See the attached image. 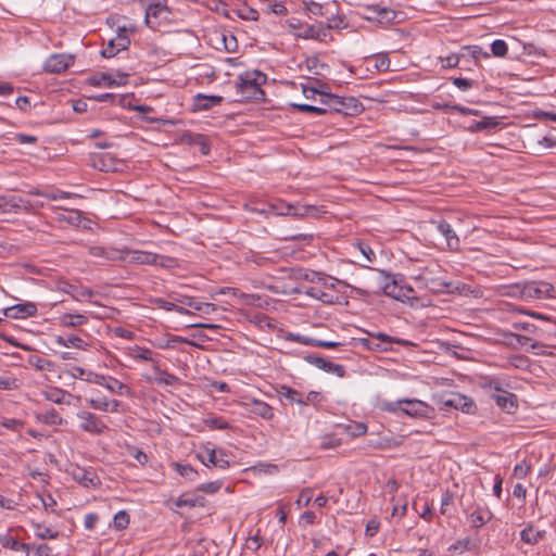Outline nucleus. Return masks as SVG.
Returning a JSON list of instances; mask_svg holds the SVG:
<instances>
[{
    "label": "nucleus",
    "instance_id": "1",
    "mask_svg": "<svg viewBox=\"0 0 556 556\" xmlns=\"http://www.w3.org/2000/svg\"><path fill=\"white\" fill-rule=\"evenodd\" d=\"M320 102L328 112L353 116L362 112V103L354 97H338L329 93L320 94Z\"/></svg>",
    "mask_w": 556,
    "mask_h": 556
},
{
    "label": "nucleus",
    "instance_id": "2",
    "mask_svg": "<svg viewBox=\"0 0 556 556\" xmlns=\"http://www.w3.org/2000/svg\"><path fill=\"white\" fill-rule=\"evenodd\" d=\"M140 2L146 7L144 22L149 28L156 30L173 22L174 12L166 3L161 1L147 3V0H140Z\"/></svg>",
    "mask_w": 556,
    "mask_h": 556
},
{
    "label": "nucleus",
    "instance_id": "3",
    "mask_svg": "<svg viewBox=\"0 0 556 556\" xmlns=\"http://www.w3.org/2000/svg\"><path fill=\"white\" fill-rule=\"evenodd\" d=\"M380 288L383 294L401 302L416 299L415 290L405 285L402 277L387 275L380 283Z\"/></svg>",
    "mask_w": 556,
    "mask_h": 556
},
{
    "label": "nucleus",
    "instance_id": "4",
    "mask_svg": "<svg viewBox=\"0 0 556 556\" xmlns=\"http://www.w3.org/2000/svg\"><path fill=\"white\" fill-rule=\"evenodd\" d=\"M135 28L132 26H118L116 29V36L111 38L103 47L101 54L104 58H113L118 52L127 50L130 45V34H132Z\"/></svg>",
    "mask_w": 556,
    "mask_h": 556
},
{
    "label": "nucleus",
    "instance_id": "5",
    "mask_svg": "<svg viewBox=\"0 0 556 556\" xmlns=\"http://www.w3.org/2000/svg\"><path fill=\"white\" fill-rule=\"evenodd\" d=\"M412 417H428L431 408L428 404L419 400H401L397 403H391L386 406V409L390 412H396V409Z\"/></svg>",
    "mask_w": 556,
    "mask_h": 556
},
{
    "label": "nucleus",
    "instance_id": "6",
    "mask_svg": "<svg viewBox=\"0 0 556 556\" xmlns=\"http://www.w3.org/2000/svg\"><path fill=\"white\" fill-rule=\"evenodd\" d=\"M112 261H124L129 264H144L152 265L156 264L159 258L157 254L138 251V250H122L114 253V256L110 257Z\"/></svg>",
    "mask_w": 556,
    "mask_h": 556
},
{
    "label": "nucleus",
    "instance_id": "7",
    "mask_svg": "<svg viewBox=\"0 0 556 556\" xmlns=\"http://www.w3.org/2000/svg\"><path fill=\"white\" fill-rule=\"evenodd\" d=\"M79 422V429L91 434H103L109 430L108 426L103 422L101 417L89 410H79L76 414Z\"/></svg>",
    "mask_w": 556,
    "mask_h": 556
},
{
    "label": "nucleus",
    "instance_id": "8",
    "mask_svg": "<svg viewBox=\"0 0 556 556\" xmlns=\"http://www.w3.org/2000/svg\"><path fill=\"white\" fill-rule=\"evenodd\" d=\"M555 288L546 281H530L521 288L523 299H546L553 298Z\"/></svg>",
    "mask_w": 556,
    "mask_h": 556
},
{
    "label": "nucleus",
    "instance_id": "9",
    "mask_svg": "<svg viewBox=\"0 0 556 556\" xmlns=\"http://www.w3.org/2000/svg\"><path fill=\"white\" fill-rule=\"evenodd\" d=\"M361 15L368 21H375L380 24L393 22L396 17V13L393 10L380 4L362 7Z\"/></svg>",
    "mask_w": 556,
    "mask_h": 556
},
{
    "label": "nucleus",
    "instance_id": "10",
    "mask_svg": "<svg viewBox=\"0 0 556 556\" xmlns=\"http://www.w3.org/2000/svg\"><path fill=\"white\" fill-rule=\"evenodd\" d=\"M75 58L72 54L55 53L50 55L43 65L48 73L61 74L74 64Z\"/></svg>",
    "mask_w": 556,
    "mask_h": 556
},
{
    "label": "nucleus",
    "instance_id": "11",
    "mask_svg": "<svg viewBox=\"0 0 556 556\" xmlns=\"http://www.w3.org/2000/svg\"><path fill=\"white\" fill-rule=\"evenodd\" d=\"M33 207L29 201L18 195L0 197V212L2 213H10L22 208L26 212H30Z\"/></svg>",
    "mask_w": 556,
    "mask_h": 556
},
{
    "label": "nucleus",
    "instance_id": "12",
    "mask_svg": "<svg viewBox=\"0 0 556 556\" xmlns=\"http://www.w3.org/2000/svg\"><path fill=\"white\" fill-rule=\"evenodd\" d=\"M73 479L88 489H94L100 484V479L92 469L77 467L72 471Z\"/></svg>",
    "mask_w": 556,
    "mask_h": 556
},
{
    "label": "nucleus",
    "instance_id": "13",
    "mask_svg": "<svg viewBox=\"0 0 556 556\" xmlns=\"http://www.w3.org/2000/svg\"><path fill=\"white\" fill-rule=\"evenodd\" d=\"M444 406L460 409L464 413H471L475 408V403L467 396L459 393H452L442 401Z\"/></svg>",
    "mask_w": 556,
    "mask_h": 556
},
{
    "label": "nucleus",
    "instance_id": "14",
    "mask_svg": "<svg viewBox=\"0 0 556 556\" xmlns=\"http://www.w3.org/2000/svg\"><path fill=\"white\" fill-rule=\"evenodd\" d=\"M37 306L31 302L21 303L4 309V315L10 318H27L35 316Z\"/></svg>",
    "mask_w": 556,
    "mask_h": 556
},
{
    "label": "nucleus",
    "instance_id": "15",
    "mask_svg": "<svg viewBox=\"0 0 556 556\" xmlns=\"http://www.w3.org/2000/svg\"><path fill=\"white\" fill-rule=\"evenodd\" d=\"M306 361L315 365L317 368L327 372H332L338 377H343L345 375V369L342 365L334 364L324 357L309 355L306 357Z\"/></svg>",
    "mask_w": 556,
    "mask_h": 556
},
{
    "label": "nucleus",
    "instance_id": "16",
    "mask_svg": "<svg viewBox=\"0 0 556 556\" xmlns=\"http://www.w3.org/2000/svg\"><path fill=\"white\" fill-rule=\"evenodd\" d=\"M437 229L445 238L448 250L457 251L459 249V238L447 222L441 220L438 224Z\"/></svg>",
    "mask_w": 556,
    "mask_h": 556
},
{
    "label": "nucleus",
    "instance_id": "17",
    "mask_svg": "<svg viewBox=\"0 0 556 556\" xmlns=\"http://www.w3.org/2000/svg\"><path fill=\"white\" fill-rule=\"evenodd\" d=\"M244 406L250 413L266 420H271L275 417L274 408L263 401L252 400L250 403H244Z\"/></svg>",
    "mask_w": 556,
    "mask_h": 556
},
{
    "label": "nucleus",
    "instance_id": "18",
    "mask_svg": "<svg viewBox=\"0 0 556 556\" xmlns=\"http://www.w3.org/2000/svg\"><path fill=\"white\" fill-rule=\"evenodd\" d=\"M42 395L47 401H50L55 404H63V402H65V399H75L77 402H80V396L73 395L70 392L58 387L48 388L47 390L42 391Z\"/></svg>",
    "mask_w": 556,
    "mask_h": 556
},
{
    "label": "nucleus",
    "instance_id": "19",
    "mask_svg": "<svg viewBox=\"0 0 556 556\" xmlns=\"http://www.w3.org/2000/svg\"><path fill=\"white\" fill-rule=\"evenodd\" d=\"M180 140L182 143L199 147V151L203 155H207L211 151V147L204 135L187 132L181 136Z\"/></svg>",
    "mask_w": 556,
    "mask_h": 556
},
{
    "label": "nucleus",
    "instance_id": "20",
    "mask_svg": "<svg viewBox=\"0 0 556 556\" xmlns=\"http://www.w3.org/2000/svg\"><path fill=\"white\" fill-rule=\"evenodd\" d=\"M100 386L113 394L132 396L131 389L112 376H104V383Z\"/></svg>",
    "mask_w": 556,
    "mask_h": 556
},
{
    "label": "nucleus",
    "instance_id": "21",
    "mask_svg": "<svg viewBox=\"0 0 556 556\" xmlns=\"http://www.w3.org/2000/svg\"><path fill=\"white\" fill-rule=\"evenodd\" d=\"M72 377L76 379L85 380L89 383H94L97 386L104 383V375H100L90 370H86L81 367L74 366L71 370Z\"/></svg>",
    "mask_w": 556,
    "mask_h": 556
},
{
    "label": "nucleus",
    "instance_id": "22",
    "mask_svg": "<svg viewBox=\"0 0 556 556\" xmlns=\"http://www.w3.org/2000/svg\"><path fill=\"white\" fill-rule=\"evenodd\" d=\"M545 530H536L532 523H529L520 532V540L529 545H535L545 538Z\"/></svg>",
    "mask_w": 556,
    "mask_h": 556
},
{
    "label": "nucleus",
    "instance_id": "23",
    "mask_svg": "<svg viewBox=\"0 0 556 556\" xmlns=\"http://www.w3.org/2000/svg\"><path fill=\"white\" fill-rule=\"evenodd\" d=\"M0 545L3 548H9V549H12V551L18 553V556H28V552H29L28 545L17 541L16 539H14L11 535L3 534L0 538Z\"/></svg>",
    "mask_w": 556,
    "mask_h": 556
},
{
    "label": "nucleus",
    "instance_id": "24",
    "mask_svg": "<svg viewBox=\"0 0 556 556\" xmlns=\"http://www.w3.org/2000/svg\"><path fill=\"white\" fill-rule=\"evenodd\" d=\"M496 404L505 412L513 413L517 408V396L509 392L492 395Z\"/></svg>",
    "mask_w": 556,
    "mask_h": 556
},
{
    "label": "nucleus",
    "instance_id": "25",
    "mask_svg": "<svg viewBox=\"0 0 556 556\" xmlns=\"http://www.w3.org/2000/svg\"><path fill=\"white\" fill-rule=\"evenodd\" d=\"M460 53L466 54L465 63L472 60L475 62V65H478L481 59L490 58V53L484 51L479 46H465L460 49Z\"/></svg>",
    "mask_w": 556,
    "mask_h": 556
},
{
    "label": "nucleus",
    "instance_id": "26",
    "mask_svg": "<svg viewBox=\"0 0 556 556\" xmlns=\"http://www.w3.org/2000/svg\"><path fill=\"white\" fill-rule=\"evenodd\" d=\"M200 460L203 465L208 467L210 465H213L215 467L225 469L229 467V462L226 459V454L222 451H219V456L217 455V452L215 450H210L207 453V458L204 459L200 456Z\"/></svg>",
    "mask_w": 556,
    "mask_h": 556
},
{
    "label": "nucleus",
    "instance_id": "27",
    "mask_svg": "<svg viewBox=\"0 0 556 556\" xmlns=\"http://www.w3.org/2000/svg\"><path fill=\"white\" fill-rule=\"evenodd\" d=\"M239 89L242 93H248L247 98H256V94L262 92L257 78L252 79L249 75L241 78Z\"/></svg>",
    "mask_w": 556,
    "mask_h": 556
},
{
    "label": "nucleus",
    "instance_id": "28",
    "mask_svg": "<svg viewBox=\"0 0 556 556\" xmlns=\"http://www.w3.org/2000/svg\"><path fill=\"white\" fill-rule=\"evenodd\" d=\"M288 339L292 341H296L300 343L317 346V348H324V349H333L339 345H341L338 342L334 341H325V340H317V339H309V338H300L299 336L289 334Z\"/></svg>",
    "mask_w": 556,
    "mask_h": 556
},
{
    "label": "nucleus",
    "instance_id": "29",
    "mask_svg": "<svg viewBox=\"0 0 556 556\" xmlns=\"http://www.w3.org/2000/svg\"><path fill=\"white\" fill-rule=\"evenodd\" d=\"M55 342L62 346H73L79 350H86L88 343L85 342L80 337L71 334L68 337L58 336Z\"/></svg>",
    "mask_w": 556,
    "mask_h": 556
},
{
    "label": "nucleus",
    "instance_id": "30",
    "mask_svg": "<svg viewBox=\"0 0 556 556\" xmlns=\"http://www.w3.org/2000/svg\"><path fill=\"white\" fill-rule=\"evenodd\" d=\"M88 317L84 314H63L60 325L63 327H78L87 324Z\"/></svg>",
    "mask_w": 556,
    "mask_h": 556
},
{
    "label": "nucleus",
    "instance_id": "31",
    "mask_svg": "<svg viewBox=\"0 0 556 556\" xmlns=\"http://www.w3.org/2000/svg\"><path fill=\"white\" fill-rule=\"evenodd\" d=\"M217 40L222 43L223 49L229 53L236 52L238 49L237 38L230 31L216 34Z\"/></svg>",
    "mask_w": 556,
    "mask_h": 556
},
{
    "label": "nucleus",
    "instance_id": "32",
    "mask_svg": "<svg viewBox=\"0 0 556 556\" xmlns=\"http://www.w3.org/2000/svg\"><path fill=\"white\" fill-rule=\"evenodd\" d=\"M223 101L220 96H204L198 94L195 97V106L198 110H208Z\"/></svg>",
    "mask_w": 556,
    "mask_h": 556
},
{
    "label": "nucleus",
    "instance_id": "33",
    "mask_svg": "<svg viewBox=\"0 0 556 556\" xmlns=\"http://www.w3.org/2000/svg\"><path fill=\"white\" fill-rule=\"evenodd\" d=\"M64 291L76 301L88 300L93 295V291L91 289L74 285H68Z\"/></svg>",
    "mask_w": 556,
    "mask_h": 556
},
{
    "label": "nucleus",
    "instance_id": "34",
    "mask_svg": "<svg viewBox=\"0 0 556 556\" xmlns=\"http://www.w3.org/2000/svg\"><path fill=\"white\" fill-rule=\"evenodd\" d=\"M30 193L35 194V195L43 197V198H46L48 200H53V201L61 200V199H70V198H72L74 195V194H72L70 192L62 191V190H39V189H35V190H31Z\"/></svg>",
    "mask_w": 556,
    "mask_h": 556
},
{
    "label": "nucleus",
    "instance_id": "35",
    "mask_svg": "<svg viewBox=\"0 0 556 556\" xmlns=\"http://www.w3.org/2000/svg\"><path fill=\"white\" fill-rule=\"evenodd\" d=\"M279 394L286 400H288L290 403H296L300 405L304 403V395L298 390H294L290 387L281 386L279 389Z\"/></svg>",
    "mask_w": 556,
    "mask_h": 556
},
{
    "label": "nucleus",
    "instance_id": "36",
    "mask_svg": "<svg viewBox=\"0 0 556 556\" xmlns=\"http://www.w3.org/2000/svg\"><path fill=\"white\" fill-rule=\"evenodd\" d=\"M27 363L38 370L52 371L54 368V364L51 361L39 357L37 355L28 356Z\"/></svg>",
    "mask_w": 556,
    "mask_h": 556
},
{
    "label": "nucleus",
    "instance_id": "37",
    "mask_svg": "<svg viewBox=\"0 0 556 556\" xmlns=\"http://www.w3.org/2000/svg\"><path fill=\"white\" fill-rule=\"evenodd\" d=\"M176 472L189 481H194L198 477V471L188 464L174 463Z\"/></svg>",
    "mask_w": 556,
    "mask_h": 556
},
{
    "label": "nucleus",
    "instance_id": "38",
    "mask_svg": "<svg viewBox=\"0 0 556 556\" xmlns=\"http://www.w3.org/2000/svg\"><path fill=\"white\" fill-rule=\"evenodd\" d=\"M81 218V213L77 210H64V213L59 216L60 222H64L73 226H78Z\"/></svg>",
    "mask_w": 556,
    "mask_h": 556
},
{
    "label": "nucleus",
    "instance_id": "39",
    "mask_svg": "<svg viewBox=\"0 0 556 556\" xmlns=\"http://www.w3.org/2000/svg\"><path fill=\"white\" fill-rule=\"evenodd\" d=\"M154 304L159 307V308H162V309H165V311H175L179 314H182V315H192V313L182 307V306H178L176 305L175 303H172V302H167L163 299H155L154 300Z\"/></svg>",
    "mask_w": 556,
    "mask_h": 556
},
{
    "label": "nucleus",
    "instance_id": "40",
    "mask_svg": "<svg viewBox=\"0 0 556 556\" xmlns=\"http://www.w3.org/2000/svg\"><path fill=\"white\" fill-rule=\"evenodd\" d=\"M89 84L92 86H105V87H113L114 83H116L115 79H113V76L111 74L102 73L99 75H94L88 79Z\"/></svg>",
    "mask_w": 556,
    "mask_h": 556
},
{
    "label": "nucleus",
    "instance_id": "41",
    "mask_svg": "<svg viewBox=\"0 0 556 556\" xmlns=\"http://www.w3.org/2000/svg\"><path fill=\"white\" fill-rule=\"evenodd\" d=\"M466 54H451L446 58H439L443 68H454L462 63H465Z\"/></svg>",
    "mask_w": 556,
    "mask_h": 556
},
{
    "label": "nucleus",
    "instance_id": "42",
    "mask_svg": "<svg viewBox=\"0 0 556 556\" xmlns=\"http://www.w3.org/2000/svg\"><path fill=\"white\" fill-rule=\"evenodd\" d=\"M496 125L497 121L494 117H484L482 121L473 122L468 129L472 132H476L482 129L493 128Z\"/></svg>",
    "mask_w": 556,
    "mask_h": 556
},
{
    "label": "nucleus",
    "instance_id": "43",
    "mask_svg": "<svg viewBox=\"0 0 556 556\" xmlns=\"http://www.w3.org/2000/svg\"><path fill=\"white\" fill-rule=\"evenodd\" d=\"M203 422L210 428V429H219V430H225V429H228L230 426L229 424L223 419V418H219V417H215V416H208L206 417Z\"/></svg>",
    "mask_w": 556,
    "mask_h": 556
},
{
    "label": "nucleus",
    "instance_id": "44",
    "mask_svg": "<svg viewBox=\"0 0 556 556\" xmlns=\"http://www.w3.org/2000/svg\"><path fill=\"white\" fill-rule=\"evenodd\" d=\"M237 15L245 21H257L258 20V12L250 7L243 5L239 8L237 11Z\"/></svg>",
    "mask_w": 556,
    "mask_h": 556
},
{
    "label": "nucleus",
    "instance_id": "45",
    "mask_svg": "<svg viewBox=\"0 0 556 556\" xmlns=\"http://www.w3.org/2000/svg\"><path fill=\"white\" fill-rule=\"evenodd\" d=\"M492 54L496 58H504L508 52L506 42L502 39H496L491 45Z\"/></svg>",
    "mask_w": 556,
    "mask_h": 556
},
{
    "label": "nucleus",
    "instance_id": "46",
    "mask_svg": "<svg viewBox=\"0 0 556 556\" xmlns=\"http://www.w3.org/2000/svg\"><path fill=\"white\" fill-rule=\"evenodd\" d=\"M129 525V515L125 510H121L115 514L113 519V526L117 530H124Z\"/></svg>",
    "mask_w": 556,
    "mask_h": 556
},
{
    "label": "nucleus",
    "instance_id": "47",
    "mask_svg": "<svg viewBox=\"0 0 556 556\" xmlns=\"http://www.w3.org/2000/svg\"><path fill=\"white\" fill-rule=\"evenodd\" d=\"M218 293H222V294L231 293L235 296H240L243 300V303H245V304H253V301H254L253 295L240 292L238 289H233V288H222L218 291Z\"/></svg>",
    "mask_w": 556,
    "mask_h": 556
},
{
    "label": "nucleus",
    "instance_id": "48",
    "mask_svg": "<svg viewBox=\"0 0 556 556\" xmlns=\"http://www.w3.org/2000/svg\"><path fill=\"white\" fill-rule=\"evenodd\" d=\"M292 105H293V108H295L296 110H299L302 113H314V114H318V115L328 113V109L326 105H325V108L314 106V105H309V104H292Z\"/></svg>",
    "mask_w": 556,
    "mask_h": 556
},
{
    "label": "nucleus",
    "instance_id": "49",
    "mask_svg": "<svg viewBox=\"0 0 556 556\" xmlns=\"http://www.w3.org/2000/svg\"><path fill=\"white\" fill-rule=\"evenodd\" d=\"M198 498L193 497L189 494H182L175 501V506L178 508L188 506V507H194L198 505Z\"/></svg>",
    "mask_w": 556,
    "mask_h": 556
},
{
    "label": "nucleus",
    "instance_id": "50",
    "mask_svg": "<svg viewBox=\"0 0 556 556\" xmlns=\"http://www.w3.org/2000/svg\"><path fill=\"white\" fill-rule=\"evenodd\" d=\"M36 527V535L42 540L45 539H55L58 536V532L52 529L45 527L40 523H35Z\"/></svg>",
    "mask_w": 556,
    "mask_h": 556
},
{
    "label": "nucleus",
    "instance_id": "51",
    "mask_svg": "<svg viewBox=\"0 0 556 556\" xmlns=\"http://www.w3.org/2000/svg\"><path fill=\"white\" fill-rule=\"evenodd\" d=\"M371 337H374L375 339L379 340L381 343H388V344H391V343H399V344H402V345H406L408 342L405 341V340H402V339H396V338H392L386 333H382V332H372V333H369Z\"/></svg>",
    "mask_w": 556,
    "mask_h": 556
},
{
    "label": "nucleus",
    "instance_id": "52",
    "mask_svg": "<svg viewBox=\"0 0 556 556\" xmlns=\"http://www.w3.org/2000/svg\"><path fill=\"white\" fill-rule=\"evenodd\" d=\"M41 420L48 425H63V418L54 409L46 412Z\"/></svg>",
    "mask_w": 556,
    "mask_h": 556
},
{
    "label": "nucleus",
    "instance_id": "53",
    "mask_svg": "<svg viewBox=\"0 0 556 556\" xmlns=\"http://www.w3.org/2000/svg\"><path fill=\"white\" fill-rule=\"evenodd\" d=\"M88 404L91 408L101 410V412H109V399H89Z\"/></svg>",
    "mask_w": 556,
    "mask_h": 556
},
{
    "label": "nucleus",
    "instance_id": "54",
    "mask_svg": "<svg viewBox=\"0 0 556 556\" xmlns=\"http://www.w3.org/2000/svg\"><path fill=\"white\" fill-rule=\"evenodd\" d=\"M155 380L159 383H163L166 386H174L179 381V379L175 375L168 374L166 371H160Z\"/></svg>",
    "mask_w": 556,
    "mask_h": 556
},
{
    "label": "nucleus",
    "instance_id": "55",
    "mask_svg": "<svg viewBox=\"0 0 556 556\" xmlns=\"http://www.w3.org/2000/svg\"><path fill=\"white\" fill-rule=\"evenodd\" d=\"M223 483L222 481H212L202 483L198 486V490L204 493L213 494L217 492L222 488Z\"/></svg>",
    "mask_w": 556,
    "mask_h": 556
},
{
    "label": "nucleus",
    "instance_id": "56",
    "mask_svg": "<svg viewBox=\"0 0 556 556\" xmlns=\"http://www.w3.org/2000/svg\"><path fill=\"white\" fill-rule=\"evenodd\" d=\"M262 544H263V542H262V538L260 536V530H257V532L254 535L248 538L245 547L251 551H257V549H260Z\"/></svg>",
    "mask_w": 556,
    "mask_h": 556
},
{
    "label": "nucleus",
    "instance_id": "57",
    "mask_svg": "<svg viewBox=\"0 0 556 556\" xmlns=\"http://www.w3.org/2000/svg\"><path fill=\"white\" fill-rule=\"evenodd\" d=\"M375 67L378 71L384 72L390 67V60L387 55L380 54L374 58Z\"/></svg>",
    "mask_w": 556,
    "mask_h": 556
},
{
    "label": "nucleus",
    "instance_id": "58",
    "mask_svg": "<svg viewBox=\"0 0 556 556\" xmlns=\"http://www.w3.org/2000/svg\"><path fill=\"white\" fill-rule=\"evenodd\" d=\"M304 279L311 282L326 285L327 277L321 273L312 270L304 275Z\"/></svg>",
    "mask_w": 556,
    "mask_h": 556
},
{
    "label": "nucleus",
    "instance_id": "59",
    "mask_svg": "<svg viewBox=\"0 0 556 556\" xmlns=\"http://www.w3.org/2000/svg\"><path fill=\"white\" fill-rule=\"evenodd\" d=\"M157 258H159V261L155 265H159L164 268H174L178 265L177 260L174 257H170V256H164V255L157 254Z\"/></svg>",
    "mask_w": 556,
    "mask_h": 556
},
{
    "label": "nucleus",
    "instance_id": "60",
    "mask_svg": "<svg viewBox=\"0 0 556 556\" xmlns=\"http://www.w3.org/2000/svg\"><path fill=\"white\" fill-rule=\"evenodd\" d=\"M530 471V465L526 463L517 464L514 468V476L518 479H523Z\"/></svg>",
    "mask_w": 556,
    "mask_h": 556
},
{
    "label": "nucleus",
    "instance_id": "61",
    "mask_svg": "<svg viewBox=\"0 0 556 556\" xmlns=\"http://www.w3.org/2000/svg\"><path fill=\"white\" fill-rule=\"evenodd\" d=\"M312 501V490L311 489H304L299 495V498L296 500V505L300 507L302 505L307 506Z\"/></svg>",
    "mask_w": 556,
    "mask_h": 556
},
{
    "label": "nucleus",
    "instance_id": "62",
    "mask_svg": "<svg viewBox=\"0 0 556 556\" xmlns=\"http://www.w3.org/2000/svg\"><path fill=\"white\" fill-rule=\"evenodd\" d=\"M453 494L448 491H446L443 495H442V500H441V507H440V511L442 515H445L447 513V508L450 505L453 504Z\"/></svg>",
    "mask_w": 556,
    "mask_h": 556
},
{
    "label": "nucleus",
    "instance_id": "63",
    "mask_svg": "<svg viewBox=\"0 0 556 556\" xmlns=\"http://www.w3.org/2000/svg\"><path fill=\"white\" fill-rule=\"evenodd\" d=\"M16 379L10 376L0 377V389L2 390H12L16 388Z\"/></svg>",
    "mask_w": 556,
    "mask_h": 556
},
{
    "label": "nucleus",
    "instance_id": "64",
    "mask_svg": "<svg viewBox=\"0 0 556 556\" xmlns=\"http://www.w3.org/2000/svg\"><path fill=\"white\" fill-rule=\"evenodd\" d=\"M453 84L463 91H467L473 86L472 80L463 77L454 78Z\"/></svg>",
    "mask_w": 556,
    "mask_h": 556
}]
</instances>
